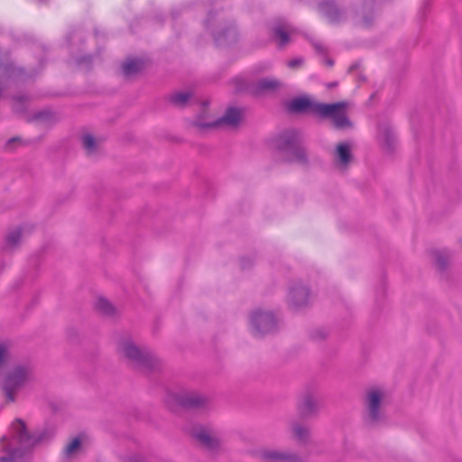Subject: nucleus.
Segmentation results:
<instances>
[{"mask_svg":"<svg viewBox=\"0 0 462 462\" xmlns=\"http://www.w3.org/2000/svg\"><path fill=\"white\" fill-rule=\"evenodd\" d=\"M296 157H297V160H298L299 162H303V161H304V157H303V155H301V154H297V155H296Z\"/></svg>","mask_w":462,"mask_h":462,"instance_id":"26","label":"nucleus"},{"mask_svg":"<svg viewBox=\"0 0 462 462\" xmlns=\"http://www.w3.org/2000/svg\"><path fill=\"white\" fill-rule=\"evenodd\" d=\"M252 323L255 327L256 333H267L274 327V318L271 313L255 312L252 317Z\"/></svg>","mask_w":462,"mask_h":462,"instance_id":"5","label":"nucleus"},{"mask_svg":"<svg viewBox=\"0 0 462 462\" xmlns=\"http://www.w3.org/2000/svg\"><path fill=\"white\" fill-rule=\"evenodd\" d=\"M264 459L268 461H292L293 457L291 455L279 453L276 451H265L263 454Z\"/></svg>","mask_w":462,"mask_h":462,"instance_id":"14","label":"nucleus"},{"mask_svg":"<svg viewBox=\"0 0 462 462\" xmlns=\"http://www.w3.org/2000/svg\"><path fill=\"white\" fill-rule=\"evenodd\" d=\"M29 375L27 367L17 366L6 376L3 389L7 401H14L16 391L28 380Z\"/></svg>","mask_w":462,"mask_h":462,"instance_id":"3","label":"nucleus"},{"mask_svg":"<svg viewBox=\"0 0 462 462\" xmlns=\"http://www.w3.org/2000/svg\"><path fill=\"white\" fill-rule=\"evenodd\" d=\"M143 68V62L140 60H127L123 64L125 75L131 76L138 72Z\"/></svg>","mask_w":462,"mask_h":462,"instance_id":"13","label":"nucleus"},{"mask_svg":"<svg viewBox=\"0 0 462 462\" xmlns=\"http://www.w3.org/2000/svg\"><path fill=\"white\" fill-rule=\"evenodd\" d=\"M130 462H143V460H134V461H130Z\"/></svg>","mask_w":462,"mask_h":462,"instance_id":"28","label":"nucleus"},{"mask_svg":"<svg viewBox=\"0 0 462 462\" xmlns=\"http://www.w3.org/2000/svg\"><path fill=\"white\" fill-rule=\"evenodd\" d=\"M83 146L85 150L88 152V153H92L95 151L96 148V141L95 139L89 135L87 134L83 137Z\"/></svg>","mask_w":462,"mask_h":462,"instance_id":"18","label":"nucleus"},{"mask_svg":"<svg viewBox=\"0 0 462 462\" xmlns=\"http://www.w3.org/2000/svg\"><path fill=\"white\" fill-rule=\"evenodd\" d=\"M393 141H394L393 135L391 133L387 132L385 134V142L390 143L391 142H393Z\"/></svg>","mask_w":462,"mask_h":462,"instance_id":"25","label":"nucleus"},{"mask_svg":"<svg viewBox=\"0 0 462 462\" xmlns=\"http://www.w3.org/2000/svg\"><path fill=\"white\" fill-rule=\"evenodd\" d=\"M281 85V82L276 79H263L258 82L254 91L256 94L274 92Z\"/></svg>","mask_w":462,"mask_h":462,"instance_id":"10","label":"nucleus"},{"mask_svg":"<svg viewBox=\"0 0 462 462\" xmlns=\"http://www.w3.org/2000/svg\"><path fill=\"white\" fill-rule=\"evenodd\" d=\"M97 308L99 311H101L102 313L104 314H111L113 313V307L112 305L109 303V301H107L106 299L104 298H100L97 300Z\"/></svg>","mask_w":462,"mask_h":462,"instance_id":"16","label":"nucleus"},{"mask_svg":"<svg viewBox=\"0 0 462 462\" xmlns=\"http://www.w3.org/2000/svg\"><path fill=\"white\" fill-rule=\"evenodd\" d=\"M337 158L340 164L346 167L351 161L350 146L346 143H338L336 149Z\"/></svg>","mask_w":462,"mask_h":462,"instance_id":"11","label":"nucleus"},{"mask_svg":"<svg viewBox=\"0 0 462 462\" xmlns=\"http://www.w3.org/2000/svg\"><path fill=\"white\" fill-rule=\"evenodd\" d=\"M9 356L8 348L5 344H0V367L7 360Z\"/></svg>","mask_w":462,"mask_h":462,"instance_id":"22","label":"nucleus"},{"mask_svg":"<svg viewBox=\"0 0 462 462\" xmlns=\"http://www.w3.org/2000/svg\"><path fill=\"white\" fill-rule=\"evenodd\" d=\"M192 435L203 446L209 449H214L218 445V440L213 432L206 428H196L193 430Z\"/></svg>","mask_w":462,"mask_h":462,"instance_id":"7","label":"nucleus"},{"mask_svg":"<svg viewBox=\"0 0 462 462\" xmlns=\"http://www.w3.org/2000/svg\"><path fill=\"white\" fill-rule=\"evenodd\" d=\"M20 236H21V232L20 231H15L14 233L11 234L8 236V238H7L8 243L10 245H15L16 242L19 240Z\"/></svg>","mask_w":462,"mask_h":462,"instance_id":"23","label":"nucleus"},{"mask_svg":"<svg viewBox=\"0 0 462 462\" xmlns=\"http://www.w3.org/2000/svg\"><path fill=\"white\" fill-rule=\"evenodd\" d=\"M308 296V291L304 288H301L300 290L294 291L291 292V297L296 304H301L303 303V300H300V298L305 300Z\"/></svg>","mask_w":462,"mask_h":462,"instance_id":"20","label":"nucleus"},{"mask_svg":"<svg viewBox=\"0 0 462 462\" xmlns=\"http://www.w3.org/2000/svg\"><path fill=\"white\" fill-rule=\"evenodd\" d=\"M243 118V113L238 108H228L225 114V116L221 118V120L214 123H208V124H202V123H197V125L201 127H212L216 126L221 123L226 124L230 126L236 125Z\"/></svg>","mask_w":462,"mask_h":462,"instance_id":"6","label":"nucleus"},{"mask_svg":"<svg viewBox=\"0 0 462 462\" xmlns=\"http://www.w3.org/2000/svg\"><path fill=\"white\" fill-rule=\"evenodd\" d=\"M349 103L340 101L333 104L320 103L315 106V114L322 118H328L337 129L352 127L347 116Z\"/></svg>","mask_w":462,"mask_h":462,"instance_id":"2","label":"nucleus"},{"mask_svg":"<svg viewBox=\"0 0 462 462\" xmlns=\"http://www.w3.org/2000/svg\"><path fill=\"white\" fill-rule=\"evenodd\" d=\"M190 95L188 92L177 93L171 97V102L177 106L185 105L189 99Z\"/></svg>","mask_w":462,"mask_h":462,"instance_id":"17","label":"nucleus"},{"mask_svg":"<svg viewBox=\"0 0 462 462\" xmlns=\"http://www.w3.org/2000/svg\"><path fill=\"white\" fill-rule=\"evenodd\" d=\"M293 430H294V434H295L296 438L299 439L300 440L305 439V438L308 435V430L304 427H301V426L294 427Z\"/></svg>","mask_w":462,"mask_h":462,"instance_id":"21","label":"nucleus"},{"mask_svg":"<svg viewBox=\"0 0 462 462\" xmlns=\"http://www.w3.org/2000/svg\"><path fill=\"white\" fill-rule=\"evenodd\" d=\"M319 103L314 102L309 97H299L290 102L288 108L291 112L310 111L315 114V106Z\"/></svg>","mask_w":462,"mask_h":462,"instance_id":"8","label":"nucleus"},{"mask_svg":"<svg viewBox=\"0 0 462 462\" xmlns=\"http://www.w3.org/2000/svg\"><path fill=\"white\" fill-rule=\"evenodd\" d=\"M121 352L125 356V357L135 364H142L147 359V356L131 342L124 343L121 346Z\"/></svg>","mask_w":462,"mask_h":462,"instance_id":"9","label":"nucleus"},{"mask_svg":"<svg viewBox=\"0 0 462 462\" xmlns=\"http://www.w3.org/2000/svg\"><path fill=\"white\" fill-rule=\"evenodd\" d=\"M12 438L8 445L4 446L7 457H0V462H23V456L35 443L25 429L24 422L15 420L11 425Z\"/></svg>","mask_w":462,"mask_h":462,"instance_id":"1","label":"nucleus"},{"mask_svg":"<svg viewBox=\"0 0 462 462\" xmlns=\"http://www.w3.org/2000/svg\"><path fill=\"white\" fill-rule=\"evenodd\" d=\"M383 397V393L379 388H372L366 393V408L371 422H376L381 418L380 404Z\"/></svg>","mask_w":462,"mask_h":462,"instance_id":"4","label":"nucleus"},{"mask_svg":"<svg viewBox=\"0 0 462 462\" xmlns=\"http://www.w3.org/2000/svg\"><path fill=\"white\" fill-rule=\"evenodd\" d=\"M434 263L440 271H444L448 263L449 255L446 251L436 250L432 253Z\"/></svg>","mask_w":462,"mask_h":462,"instance_id":"12","label":"nucleus"},{"mask_svg":"<svg viewBox=\"0 0 462 462\" xmlns=\"http://www.w3.org/2000/svg\"><path fill=\"white\" fill-rule=\"evenodd\" d=\"M80 443L79 438L73 439L64 448L65 456L69 457L74 455L79 449Z\"/></svg>","mask_w":462,"mask_h":462,"instance_id":"15","label":"nucleus"},{"mask_svg":"<svg viewBox=\"0 0 462 462\" xmlns=\"http://www.w3.org/2000/svg\"><path fill=\"white\" fill-rule=\"evenodd\" d=\"M16 141H19V139L18 138H13V139H11L9 141L8 144H11L12 143L16 142Z\"/></svg>","mask_w":462,"mask_h":462,"instance_id":"27","label":"nucleus"},{"mask_svg":"<svg viewBox=\"0 0 462 462\" xmlns=\"http://www.w3.org/2000/svg\"><path fill=\"white\" fill-rule=\"evenodd\" d=\"M274 33L277 40L279 41L280 45L283 46L289 42V35L283 28H276L274 30Z\"/></svg>","mask_w":462,"mask_h":462,"instance_id":"19","label":"nucleus"},{"mask_svg":"<svg viewBox=\"0 0 462 462\" xmlns=\"http://www.w3.org/2000/svg\"><path fill=\"white\" fill-rule=\"evenodd\" d=\"M302 60L300 59L292 60L289 62V67L291 68H296L300 65H301Z\"/></svg>","mask_w":462,"mask_h":462,"instance_id":"24","label":"nucleus"}]
</instances>
